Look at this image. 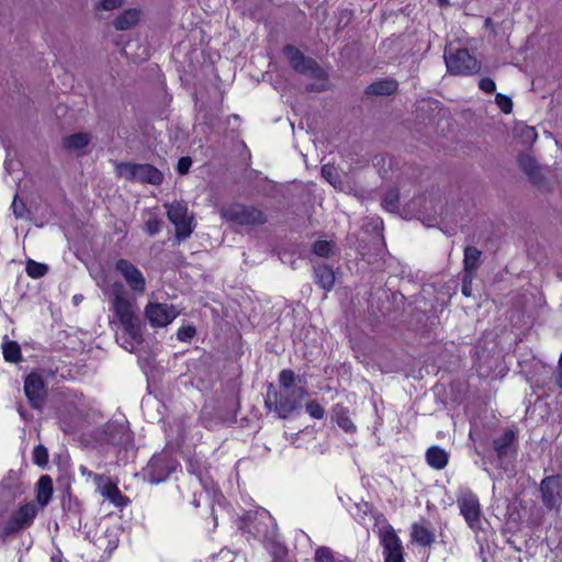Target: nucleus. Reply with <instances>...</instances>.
I'll return each instance as SVG.
<instances>
[{
	"label": "nucleus",
	"mask_w": 562,
	"mask_h": 562,
	"mask_svg": "<svg viewBox=\"0 0 562 562\" xmlns=\"http://www.w3.org/2000/svg\"><path fill=\"white\" fill-rule=\"evenodd\" d=\"M283 53L296 72L317 80L315 83L307 85L306 91L322 92L328 89L327 74L315 59L306 57L299 48L292 45H286Z\"/></svg>",
	"instance_id": "nucleus-1"
},
{
	"label": "nucleus",
	"mask_w": 562,
	"mask_h": 562,
	"mask_svg": "<svg viewBox=\"0 0 562 562\" xmlns=\"http://www.w3.org/2000/svg\"><path fill=\"white\" fill-rule=\"evenodd\" d=\"M306 395L307 391L303 386L295 390L280 389L278 391L273 384H270L267 390L265 405L268 409L273 411L279 418L285 419L301 407V403Z\"/></svg>",
	"instance_id": "nucleus-2"
},
{
	"label": "nucleus",
	"mask_w": 562,
	"mask_h": 562,
	"mask_svg": "<svg viewBox=\"0 0 562 562\" xmlns=\"http://www.w3.org/2000/svg\"><path fill=\"white\" fill-rule=\"evenodd\" d=\"M113 310L122 324L126 334L131 337V341H126L124 348L133 351L136 345L143 341V330L139 318L135 315L133 305L128 297H119L113 301Z\"/></svg>",
	"instance_id": "nucleus-3"
},
{
	"label": "nucleus",
	"mask_w": 562,
	"mask_h": 562,
	"mask_svg": "<svg viewBox=\"0 0 562 562\" xmlns=\"http://www.w3.org/2000/svg\"><path fill=\"white\" fill-rule=\"evenodd\" d=\"M221 215L227 222L237 225L255 226L267 222L266 214L252 205L232 204L221 210Z\"/></svg>",
	"instance_id": "nucleus-4"
},
{
	"label": "nucleus",
	"mask_w": 562,
	"mask_h": 562,
	"mask_svg": "<svg viewBox=\"0 0 562 562\" xmlns=\"http://www.w3.org/2000/svg\"><path fill=\"white\" fill-rule=\"evenodd\" d=\"M116 171L126 180L154 186L160 184L164 179L162 172L149 164L121 162L116 166Z\"/></svg>",
	"instance_id": "nucleus-5"
},
{
	"label": "nucleus",
	"mask_w": 562,
	"mask_h": 562,
	"mask_svg": "<svg viewBox=\"0 0 562 562\" xmlns=\"http://www.w3.org/2000/svg\"><path fill=\"white\" fill-rule=\"evenodd\" d=\"M168 220L176 226V238L181 241L193 232V216L189 215L188 205L183 201L166 203Z\"/></svg>",
	"instance_id": "nucleus-6"
},
{
	"label": "nucleus",
	"mask_w": 562,
	"mask_h": 562,
	"mask_svg": "<svg viewBox=\"0 0 562 562\" xmlns=\"http://www.w3.org/2000/svg\"><path fill=\"white\" fill-rule=\"evenodd\" d=\"M445 61L451 75L469 76L480 70V63L468 49H457L454 53H445Z\"/></svg>",
	"instance_id": "nucleus-7"
},
{
	"label": "nucleus",
	"mask_w": 562,
	"mask_h": 562,
	"mask_svg": "<svg viewBox=\"0 0 562 562\" xmlns=\"http://www.w3.org/2000/svg\"><path fill=\"white\" fill-rule=\"evenodd\" d=\"M539 491L544 507L549 510L559 512L562 506V475L546 476L540 482Z\"/></svg>",
	"instance_id": "nucleus-8"
},
{
	"label": "nucleus",
	"mask_w": 562,
	"mask_h": 562,
	"mask_svg": "<svg viewBox=\"0 0 562 562\" xmlns=\"http://www.w3.org/2000/svg\"><path fill=\"white\" fill-rule=\"evenodd\" d=\"M457 503L468 526L473 530L480 529L483 515L477 496L464 491L458 496Z\"/></svg>",
	"instance_id": "nucleus-9"
},
{
	"label": "nucleus",
	"mask_w": 562,
	"mask_h": 562,
	"mask_svg": "<svg viewBox=\"0 0 562 562\" xmlns=\"http://www.w3.org/2000/svg\"><path fill=\"white\" fill-rule=\"evenodd\" d=\"M380 543L383 548L385 562H404V548L402 541L391 525L381 528Z\"/></svg>",
	"instance_id": "nucleus-10"
},
{
	"label": "nucleus",
	"mask_w": 562,
	"mask_h": 562,
	"mask_svg": "<svg viewBox=\"0 0 562 562\" xmlns=\"http://www.w3.org/2000/svg\"><path fill=\"white\" fill-rule=\"evenodd\" d=\"M177 462L168 454L154 456L148 462L145 472L153 484L164 482L176 470Z\"/></svg>",
	"instance_id": "nucleus-11"
},
{
	"label": "nucleus",
	"mask_w": 562,
	"mask_h": 562,
	"mask_svg": "<svg viewBox=\"0 0 562 562\" xmlns=\"http://www.w3.org/2000/svg\"><path fill=\"white\" fill-rule=\"evenodd\" d=\"M179 312L173 305L166 303H148L145 306V316L153 327H165L170 324Z\"/></svg>",
	"instance_id": "nucleus-12"
},
{
	"label": "nucleus",
	"mask_w": 562,
	"mask_h": 562,
	"mask_svg": "<svg viewBox=\"0 0 562 562\" xmlns=\"http://www.w3.org/2000/svg\"><path fill=\"white\" fill-rule=\"evenodd\" d=\"M115 270L120 272L127 285L135 293H144L146 290V280L142 271L126 259H119L115 263Z\"/></svg>",
	"instance_id": "nucleus-13"
},
{
	"label": "nucleus",
	"mask_w": 562,
	"mask_h": 562,
	"mask_svg": "<svg viewBox=\"0 0 562 562\" xmlns=\"http://www.w3.org/2000/svg\"><path fill=\"white\" fill-rule=\"evenodd\" d=\"M37 509L34 504H25L15 510L4 525L5 535H12L29 527L35 518Z\"/></svg>",
	"instance_id": "nucleus-14"
},
{
	"label": "nucleus",
	"mask_w": 562,
	"mask_h": 562,
	"mask_svg": "<svg viewBox=\"0 0 562 562\" xmlns=\"http://www.w3.org/2000/svg\"><path fill=\"white\" fill-rule=\"evenodd\" d=\"M24 392L33 408L42 407L46 396V387L40 373L32 372L25 378Z\"/></svg>",
	"instance_id": "nucleus-15"
},
{
	"label": "nucleus",
	"mask_w": 562,
	"mask_h": 562,
	"mask_svg": "<svg viewBox=\"0 0 562 562\" xmlns=\"http://www.w3.org/2000/svg\"><path fill=\"white\" fill-rule=\"evenodd\" d=\"M97 491L117 507L124 506L127 498L121 493L116 484L104 475H93Z\"/></svg>",
	"instance_id": "nucleus-16"
},
{
	"label": "nucleus",
	"mask_w": 562,
	"mask_h": 562,
	"mask_svg": "<svg viewBox=\"0 0 562 562\" xmlns=\"http://www.w3.org/2000/svg\"><path fill=\"white\" fill-rule=\"evenodd\" d=\"M518 164L522 172L533 184H541L544 180L542 169L530 154H520Z\"/></svg>",
	"instance_id": "nucleus-17"
},
{
	"label": "nucleus",
	"mask_w": 562,
	"mask_h": 562,
	"mask_svg": "<svg viewBox=\"0 0 562 562\" xmlns=\"http://www.w3.org/2000/svg\"><path fill=\"white\" fill-rule=\"evenodd\" d=\"M398 89V82L394 78H382L370 83L364 93L367 95L384 97L392 95Z\"/></svg>",
	"instance_id": "nucleus-18"
},
{
	"label": "nucleus",
	"mask_w": 562,
	"mask_h": 562,
	"mask_svg": "<svg viewBox=\"0 0 562 562\" xmlns=\"http://www.w3.org/2000/svg\"><path fill=\"white\" fill-rule=\"evenodd\" d=\"M315 282L325 291H330L336 281L333 269L327 265H319L314 268Z\"/></svg>",
	"instance_id": "nucleus-19"
},
{
	"label": "nucleus",
	"mask_w": 562,
	"mask_h": 562,
	"mask_svg": "<svg viewBox=\"0 0 562 562\" xmlns=\"http://www.w3.org/2000/svg\"><path fill=\"white\" fill-rule=\"evenodd\" d=\"M426 461L432 469L442 470L448 464L449 453L438 446H431L426 451Z\"/></svg>",
	"instance_id": "nucleus-20"
},
{
	"label": "nucleus",
	"mask_w": 562,
	"mask_h": 562,
	"mask_svg": "<svg viewBox=\"0 0 562 562\" xmlns=\"http://www.w3.org/2000/svg\"><path fill=\"white\" fill-rule=\"evenodd\" d=\"M482 251L474 246L464 248L463 273L476 274L480 267Z\"/></svg>",
	"instance_id": "nucleus-21"
},
{
	"label": "nucleus",
	"mask_w": 562,
	"mask_h": 562,
	"mask_svg": "<svg viewBox=\"0 0 562 562\" xmlns=\"http://www.w3.org/2000/svg\"><path fill=\"white\" fill-rule=\"evenodd\" d=\"M37 487V502L43 507L46 506L53 494V480L49 475H42L36 484Z\"/></svg>",
	"instance_id": "nucleus-22"
},
{
	"label": "nucleus",
	"mask_w": 562,
	"mask_h": 562,
	"mask_svg": "<svg viewBox=\"0 0 562 562\" xmlns=\"http://www.w3.org/2000/svg\"><path fill=\"white\" fill-rule=\"evenodd\" d=\"M139 19L137 9H128L121 13L113 22L116 30L125 31L133 27Z\"/></svg>",
	"instance_id": "nucleus-23"
},
{
	"label": "nucleus",
	"mask_w": 562,
	"mask_h": 562,
	"mask_svg": "<svg viewBox=\"0 0 562 562\" xmlns=\"http://www.w3.org/2000/svg\"><path fill=\"white\" fill-rule=\"evenodd\" d=\"M91 140V136L88 133H75L64 138L63 145L69 150H80L88 146Z\"/></svg>",
	"instance_id": "nucleus-24"
},
{
	"label": "nucleus",
	"mask_w": 562,
	"mask_h": 562,
	"mask_svg": "<svg viewBox=\"0 0 562 562\" xmlns=\"http://www.w3.org/2000/svg\"><path fill=\"white\" fill-rule=\"evenodd\" d=\"M412 539L423 547L430 546L435 541V535L424 525L412 526Z\"/></svg>",
	"instance_id": "nucleus-25"
},
{
	"label": "nucleus",
	"mask_w": 562,
	"mask_h": 562,
	"mask_svg": "<svg viewBox=\"0 0 562 562\" xmlns=\"http://www.w3.org/2000/svg\"><path fill=\"white\" fill-rule=\"evenodd\" d=\"M2 353L7 362L18 363L22 360V351L20 345L14 340L3 341Z\"/></svg>",
	"instance_id": "nucleus-26"
},
{
	"label": "nucleus",
	"mask_w": 562,
	"mask_h": 562,
	"mask_svg": "<svg viewBox=\"0 0 562 562\" xmlns=\"http://www.w3.org/2000/svg\"><path fill=\"white\" fill-rule=\"evenodd\" d=\"M131 439V434L124 425L110 426L109 441L112 445H126Z\"/></svg>",
	"instance_id": "nucleus-27"
},
{
	"label": "nucleus",
	"mask_w": 562,
	"mask_h": 562,
	"mask_svg": "<svg viewBox=\"0 0 562 562\" xmlns=\"http://www.w3.org/2000/svg\"><path fill=\"white\" fill-rule=\"evenodd\" d=\"M515 439V432L512 429H507L502 436L496 438L493 442L494 449L499 458L507 454L508 448Z\"/></svg>",
	"instance_id": "nucleus-28"
},
{
	"label": "nucleus",
	"mask_w": 562,
	"mask_h": 562,
	"mask_svg": "<svg viewBox=\"0 0 562 562\" xmlns=\"http://www.w3.org/2000/svg\"><path fill=\"white\" fill-rule=\"evenodd\" d=\"M336 422L338 426L344 429L346 432L353 434L357 430L356 425L351 420L349 416V412L347 408L337 405L335 408Z\"/></svg>",
	"instance_id": "nucleus-29"
},
{
	"label": "nucleus",
	"mask_w": 562,
	"mask_h": 562,
	"mask_svg": "<svg viewBox=\"0 0 562 562\" xmlns=\"http://www.w3.org/2000/svg\"><path fill=\"white\" fill-rule=\"evenodd\" d=\"M315 562H352L348 558L335 553L330 548L328 547H319L315 551Z\"/></svg>",
	"instance_id": "nucleus-30"
},
{
	"label": "nucleus",
	"mask_w": 562,
	"mask_h": 562,
	"mask_svg": "<svg viewBox=\"0 0 562 562\" xmlns=\"http://www.w3.org/2000/svg\"><path fill=\"white\" fill-rule=\"evenodd\" d=\"M322 176L336 189L342 188V181L334 165L327 164L322 167Z\"/></svg>",
	"instance_id": "nucleus-31"
},
{
	"label": "nucleus",
	"mask_w": 562,
	"mask_h": 562,
	"mask_svg": "<svg viewBox=\"0 0 562 562\" xmlns=\"http://www.w3.org/2000/svg\"><path fill=\"white\" fill-rule=\"evenodd\" d=\"M25 271L29 277L33 279H38L47 273L48 267L45 263H41L33 259H29L26 261Z\"/></svg>",
	"instance_id": "nucleus-32"
},
{
	"label": "nucleus",
	"mask_w": 562,
	"mask_h": 562,
	"mask_svg": "<svg viewBox=\"0 0 562 562\" xmlns=\"http://www.w3.org/2000/svg\"><path fill=\"white\" fill-rule=\"evenodd\" d=\"M516 133L522 144L530 145L537 140L538 134L535 127L527 125H519L516 127Z\"/></svg>",
	"instance_id": "nucleus-33"
},
{
	"label": "nucleus",
	"mask_w": 562,
	"mask_h": 562,
	"mask_svg": "<svg viewBox=\"0 0 562 562\" xmlns=\"http://www.w3.org/2000/svg\"><path fill=\"white\" fill-rule=\"evenodd\" d=\"M296 374L291 369H283L279 373V383L280 389L282 390H295L297 386H294V383L296 381Z\"/></svg>",
	"instance_id": "nucleus-34"
},
{
	"label": "nucleus",
	"mask_w": 562,
	"mask_h": 562,
	"mask_svg": "<svg viewBox=\"0 0 562 562\" xmlns=\"http://www.w3.org/2000/svg\"><path fill=\"white\" fill-rule=\"evenodd\" d=\"M335 244L331 240H317L313 245V252L318 257L327 258L333 254Z\"/></svg>",
	"instance_id": "nucleus-35"
},
{
	"label": "nucleus",
	"mask_w": 562,
	"mask_h": 562,
	"mask_svg": "<svg viewBox=\"0 0 562 562\" xmlns=\"http://www.w3.org/2000/svg\"><path fill=\"white\" fill-rule=\"evenodd\" d=\"M32 459L36 465H38L41 468H45L48 463L47 448L43 445H37L33 450Z\"/></svg>",
	"instance_id": "nucleus-36"
},
{
	"label": "nucleus",
	"mask_w": 562,
	"mask_h": 562,
	"mask_svg": "<svg viewBox=\"0 0 562 562\" xmlns=\"http://www.w3.org/2000/svg\"><path fill=\"white\" fill-rule=\"evenodd\" d=\"M398 192L396 190H390L383 198V206L391 212L397 209Z\"/></svg>",
	"instance_id": "nucleus-37"
},
{
	"label": "nucleus",
	"mask_w": 562,
	"mask_h": 562,
	"mask_svg": "<svg viewBox=\"0 0 562 562\" xmlns=\"http://www.w3.org/2000/svg\"><path fill=\"white\" fill-rule=\"evenodd\" d=\"M495 102L498 105V108L506 114L512 113L513 111V102L509 97L497 93L495 95Z\"/></svg>",
	"instance_id": "nucleus-38"
},
{
	"label": "nucleus",
	"mask_w": 562,
	"mask_h": 562,
	"mask_svg": "<svg viewBox=\"0 0 562 562\" xmlns=\"http://www.w3.org/2000/svg\"><path fill=\"white\" fill-rule=\"evenodd\" d=\"M307 414L316 419H321L324 417L325 411L323 406L316 401H311L306 404Z\"/></svg>",
	"instance_id": "nucleus-39"
},
{
	"label": "nucleus",
	"mask_w": 562,
	"mask_h": 562,
	"mask_svg": "<svg viewBox=\"0 0 562 562\" xmlns=\"http://www.w3.org/2000/svg\"><path fill=\"white\" fill-rule=\"evenodd\" d=\"M161 225H162V222L156 217V216H150L146 223H145V228H146V232L149 234V235H156L157 233H159L160 228H161Z\"/></svg>",
	"instance_id": "nucleus-40"
},
{
	"label": "nucleus",
	"mask_w": 562,
	"mask_h": 562,
	"mask_svg": "<svg viewBox=\"0 0 562 562\" xmlns=\"http://www.w3.org/2000/svg\"><path fill=\"white\" fill-rule=\"evenodd\" d=\"M474 278L475 274L463 273L461 292L467 297L472 295V282Z\"/></svg>",
	"instance_id": "nucleus-41"
},
{
	"label": "nucleus",
	"mask_w": 562,
	"mask_h": 562,
	"mask_svg": "<svg viewBox=\"0 0 562 562\" xmlns=\"http://www.w3.org/2000/svg\"><path fill=\"white\" fill-rule=\"evenodd\" d=\"M479 88L485 93H493L496 89V85L493 79L486 77L479 81Z\"/></svg>",
	"instance_id": "nucleus-42"
},
{
	"label": "nucleus",
	"mask_w": 562,
	"mask_h": 562,
	"mask_svg": "<svg viewBox=\"0 0 562 562\" xmlns=\"http://www.w3.org/2000/svg\"><path fill=\"white\" fill-rule=\"evenodd\" d=\"M123 4V0H102L98 8L110 11L120 8Z\"/></svg>",
	"instance_id": "nucleus-43"
},
{
	"label": "nucleus",
	"mask_w": 562,
	"mask_h": 562,
	"mask_svg": "<svg viewBox=\"0 0 562 562\" xmlns=\"http://www.w3.org/2000/svg\"><path fill=\"white\" fill-rule=\"evenodd\" d=\"M191 165L192 160L190 157H181L178 160L177 170L180 175H186L189 171Z\"/></svg>",
	"instance_id": "nucleus-44"
},
{
	"label": "nucleus",
	"mask_w": 562,
	"mask_h": 562,
	"mask_svg": "<svg viewBox=\"0 0 562 562\" xmlns=\"http://www.w3.org/2000/svg\"><path fill=\"white\" fill-rule=\"evenodd\" d=\"M12 209H13V213L16 217H19V218L24 217V211H25L24 203L22 201L19 202L16 195L12 202Z\"/></svg>",
	"instance_id": "nucleus-45"
},
{
	"label": "nucleus",
	"mask_w": 562,
	"mask_h": 562,
	"mask_svg": "<svg viewBox=\"0 0 562 562\" xmlns=\"http://www.w3.org/2000/svg\"><path fill=\"white\" fill-rule=\"evenodd\" d=\"M113 301L119 300V297H127V294L122 283L115 282L113 284Z\"/></svg>",
	"instance_id": "nucleus-46"
},
{
	"label": "nucleus",
	"mask_w": 562,
	"mask_h": 562,
	"mask_svg": "<svg viewBox=\"0 0 562 562\" xmlns=\"http://www.w3.org/2000/svg\"><path fill=\"white\" fill-rule=\"evenodd\" d=\"M195 335V329L193 327H182L178 331L179 339L192 338Z\"/></svg>",
	"instance_id": "nucleus-47"
},
{
	"label": "nucleus",
	"mask_w": 562,
	"mask_h": 562,
	"mask_svg": "<svg viewBox=\"0 0 562 562\" xmlns=\"http://www.w3.org/2000/svg\"><path fill=\"white\" fill-rule=\"evenodd\" d=\"M557 384L559 387L562 389V352H561V356L559 359V364H558Z\"/></svg>",
	"instance_id": "nucleus-48"
},
{
	"label": "nucleus",
	"mask_w": 562,
	"mask_h": 562,
	"mask_svg": "<svg viewBox=\"0 0 562 562\" xmlns=\"http://www.w3.org/2000/svg\"><path fill=\"white\" fill-rule=\"evenodd\" d=\"M79 471L81 472L82 475H87L89 477H93V475H97L95 473L88 470L85 465H80Z\"/></svg>",
	"instance_id": "nucleus-49"
},
{
	"label": "nucleus",
	"mask_w": 562,
	"mask_h": 562,
	"mask_svg": "<svg viewBox=\"0 0 562 562\" xmlns=\"http://www.w3.org/2000/svg\"><path fill=\"white\" fill-rule=\"evenodd\" d=\"M256 535L258 537H266L267 536V531L266 530H260L259 528H256Z\"/></svg>",
	"instance_id": "nucleus-50"
},
{
	"label": "nucleus",
	"mask_w": 562,
	"mask_h": 562,
	"mask_svg": "<svg viewBox=\"0 0 562 562\" xmlns=\"http://www.w3.org/2000/svg\"><path fill=\"white\" fill-rule=\"evenodd\" d=\"M439 3H440V5H448L449 1L448 0H439Z\"/></svg>",
	"instance_id": "nucleus-51"
},
{
	"label": "nucleus",
	"mask_w": 562,
	"mask_h": 562,
	"mask_svg": "<svg viewBox=\"0 0 562 562\" xmlns=\"http://www.w3.org/2000/svg\"><path fill=\"white\" fill-rule=\"evenodd\" d=\"M425 105H430V102L423 101V104H422V106H420V108H422V109H424V108H425Z\"/></svg>",
	"instance_id": "nucleus-52"
},
{
	"label": "nucleus",
	"mask_w": 562,
	"mask_h": 562,
	"mask_svg": "<svg viewBox=\"0 0 562 562\" xmlns=\"http://www.w3.org/2000/svg\"><path fill=\"white\" fill-rule=\"evenodd\" d=\"M485 25H491V19H490V18H487V19L485 20Z\"/></svg>",
	"instance_id": "nucleus-53"
},
{
	"label": "nucleus",
	"mask_w": 562,
	"mask_h": 562,
	"mask_svg": "<svg viewBox=\"0 0 562 562\" xmlns=\"http://www.w3.org/2000/svg\"><path fill=\"white\" fill-rule=\"evenodd\" d=\"M261 517H262V518L270 519V516H268L267 514L261 515Z\"/></svg>",
	"instance_id": "nucleus-54"
}]
</instances>
